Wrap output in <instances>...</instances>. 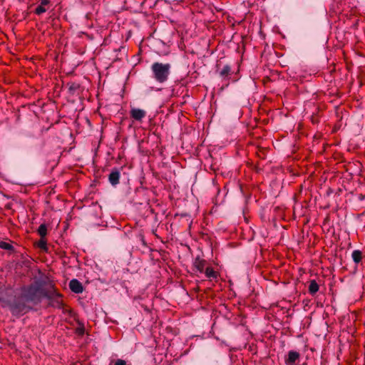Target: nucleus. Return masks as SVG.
Listing matches in <instances>:
<instances>
[{"label":"nucleus","instance_id":"15","mask_svg":"<svg viewBox=\"0 0 365 365\" xmlns=\"http://www.w3.org/2000/svg\"><path fill=\"white\" fill-rule=\"evenodd\" d=\"M204 273L208 278L215 279L217 277V272L214 271V269L210 267H206L204 271Z\"/></svg>","mask_w":365,"mask_h":365},{"label":"nucleus","instance_id":"21","mask_svg":"<svg viewBox=\"0 0 365 365\" xmlns=\"http://www.w3.org/2000/svg\"><path fill=\"white\" fill-rule=\"evenodd\" d=\"M218 363V361L217 359V358H215L213 359H210V365H215V364H217Z\"/></svg>","mask_w":365,"mask_h":365},{"label":"nucleus","instance_id":"14","mask_svg":"<svg viewBox=\"0 0 365 365\" xmlns=\"http://www.w3.org/2000/svg\"><path fill=\"white\" fill-rule=\"evenodd\" d=\"M0 248L11 252L14 251V247L12 245V244L6 241H0Z\"/></svg>","mask_w":365,"mask_h":365},{"label":"nucleus","instance_id":"2","mask_svg":"<svg viewBox=\"0 0 365 365\" xmlns=\"http://www.w3.org/2000/svg\"><path fill=\"white\" fill-rule=\"evenodd\" d=\"M151 77L159 83H165L171 73V65L170 63H163L154 62L150 66Z\"/></svg>","mask_w":365,"mask_h":365},{"label":"nucleus","instance_id":"13","mask_svg":"<svg viewBox=\"0 0 365 365\" xmlns=\"http://www.w3.org/2000/svg\"><path fill=\"white\" fill-rule=\"evenodd\" d=\"M319 291V285L317 282L313 279L310 281L309 286V292L311 294L314 295Z\"/></svg>","mask_w":365,"mask_h":365},{"label":"nucleus","instance_id":"22","mask_svg":"<svg viewBox=\"0 0 365 365\" xmlns=\"http://www.w3.org/2000/svg\"><path fill=\"white\" fill-rule=\"evenodd\" d=\"M100 0H93V5H92V7H93V10H95V6H96V4H97V1H99Z\"/></svg>","mask_w":365,"mask_h":365},{"label":"nucleus","instance_id":"18","mask_svg":"<svg viewBox=\"0 0 365 365\" xmlns=\"http://www.w3.org/2000/svg\"><path fill=\"white\" fill-rule=\"evenodd\" d=\"M37 246L43 250H47V242L45 238L41 237L40 240L37 242Z\"/></svg>","mask_w":365,"mask_h":365},{"label":"nucleus","instance_id":"1","mask_svg":"<svg viewBox=\"0 0 365 365\" xmlns=\"http://www.w3.org/2000/svg\"><path fill=\"white\" fill-rule=\"evenodd\" d=\"M45 282L35 281L21 287L19 294L15 297L11 306V312L14 316L24 315L40 304L45 297Z\"/></svg>","mask_w":365,"mask_h":365},{"label":"nucleus","instance_id":"12","mask_svg":"<svg viewBox=\"0 0 365 365\" xmlns=\"http://www.w3.org/2000/svg\"><path fill=\"white\" fill-rule=\"evenodd\" d=\"M351 257L353 261L355 263H359L361 262L362 258V252L359 250H355L351 253Z\"/></svg>","mask_w":365,"mask_h":365},{"label":"nucleus","instance_id":"10","mask_svg":"<svg viewBox=\"0 0 365 365\" xmlns=\"http://www.w3.org/2000/svg\"><path fill=\"white\" fill-rule=\"evenodd\" d=\"M69 288L71 290L76 294L81 293L83 292L82 284L76 279H73L69 282Z\"/></svg>","mask_w":365,"mask_h":365},{"label":"nucleus","instance_id":"25","mask_svg":"<svg viewBox=\"0 0 365 365\" xmlns=\"http://www.w3.org/2000/svg\"><path fill=\"white\" fill-rule=\"evenodd\" d=\"M97 181L96 180H93V184L92 186L94 187L96 185Z\"/></svg>","mask_w":365,"mask_h":365},{"label":"nucleus","instance_id":"17","mask_svg":"<svg viewBox=\"0 0 365 365\" xmlns=\"http://www.w3.org/2000/svg\"><path fill=\"white\" fill-rule=\"evenodd\" d=\"M38 233L41 238H45L47 235V227L45 224H41L38 229Z\"/></svg>","mask_w":365,"mask_h":365},{"label":"nucleus","instance_id":"20","mask_svg":"<svg viewBox=\"0 0 365 365\" xmlns=\"http://www.w3.org/2000/svg\"><path fill=\"white\" fill-rule=\"evenodd\" d=\"M67 86H69L70 91H75L77 88V86L75 83H68Z\"/></svg>","mask_w":365,"mask_h":365},{"label":"nucleus","instance_id":"11","mask_svg":"<svg viewBox=\"0 0 365 365\" xmlns=\"http://www.w3.org/2000/svg\"><path fill=\"white\" fill-rule=\"evenodd\" d=\"M146 115L145 110L139 108H133L130 110V115L136 120H141Z\"/></svg>","mask_w":365,"mask_h":365},{"label":"nucleus","instance_id":"8","mask_svg":"<svg viewBox=\"0 0 365 365\" xmlns=\"http://www.w3.org/2000/svg\"><path fill=\"white\" fill-rule=\"evenodd\" d=\"M120 171L115 168L108 175V181L113 186H116L119 183L120 180Z\"/></svg>","mask_w":365,"mask_h":365},{"label":"nucleus","instance_id":"5","mask_svg":"<svg viewBox=\"0 0 365 365\" xmlns=\"http://www.w3.org/2000/svg\"><path fill=\"white\" fill-rule=\"evenodd\" d=\"M93 272L96 273L97 276H94L93 274V281L94 279H98L101 282H106L107 281V269L106 266H105L103 263L98 264L96 263L95 270L93 269Z\"/></svg>","mask_w":365,"mask_h":365},{"label":"nucleus","instance_id":"4","mask_svg":"<svg viewBox=\"0 0 365 365\" xmlns=\"http://www.w3.org/2000/svg\"><path fill=\"white\" fill-rule=\"evenodd\" d=\"M12 296V291L11 289L6 287L0 288V304L3 307H9L11 310V306L13 304V302L10 301V298Z\"/></svg>","mask_w":365,"mask_h":365},{"label":"nucleus","instance_id":"23","mask_svg":"<svg viewBox=\"0 0 365 365\" xmlns=\"http://www.w3.org/2000/svg\"><path fill=\"white\" fill-rule=\"evenodd\" d=\"M83 332H84L83 329H79V328L78 329V333L79 334H83Z\"/></svg>","mask_w":365,"mask_h":365},{"label":"nucleus","instance_id":"16","mask_svg":"<svg viewBox=\"0 0 365 365\" xmlns=\"http://www.w3.org/2000/svg\"><path fill=\"white\" fill-rule=\"evenodd\" d=\"M231 72V67L229 65H225L223 68L220 71L219 75L222 78L227 77Z\"/></svg>","mask_w":365,"mask_h":365},{"label":"nucleus","instance_id":"7","mask_svg":"<svg viewBox=\"0 0 365 365\" xmlns=\"http://www.w3.org/2000/svg\"><path fill=\"white\" fill-rule=\"evenodd\" d=\"M39 3L34 11V13L38 16L45 13L49 9L51 1L49 0H39Z\"/></svg>","mask_w":365,"mask_h":365},{"label":"nucleus","instance_id":"24","mask_svg":"<svg viewBox=\"0 0 365 365\" xmlns=\"http://www.w3.org/2000/svg\"><path fill=\"white\" fill-rule=\"evenodd\" d=\"M92 205H93V208L96 207H98L99 208H101V206L98 205L97 202L96 203L93 202Z\"/></svg>","mask_w":365,"mask_h":365},{"label":"nucleus","instance_id":"3","mask_svg":"<svg viewBox=\"0 0 365 365\" xmlns=\"http://www.w3.org/2000/svg\"><path fill=\"white\" fill-rule=\"evenodd\" d=\"M49 301V305L58 309L63 307V295L57 290L55 284L50 282L46 291L45 297Z\"/></svg>","mask_w":365,"mask_h":365},{"label":"nucleus","instance_id":"26","mask_svg":"<svg viewBox=\"0 0 365 365\" xmlns=\"http://www.w3.org/2000/svg\"><path fill=\"white\" fill-rule=\"evenodd\" d=\"M364 197H365V196L361 195L359 198H360L361 200H363V199H364Z\"/></svg>","mask_w":365,"mask_h":365},{"label":"nucleus","instance_id":"9","mask_svg":"<svg viewBox=\"0 0 365 365\" xmlns=\"http://www.w3.org/2000/svg\"><path fill=\"white\" fill-rule=\"evenodd\" d=\"M206 264L207 262L205 259H202L199 257H196L193 262L195 271L199 272L200 273H204Z\"/></svg>","mask_w":365,"mask_h":365},{"label":"nucleus","instance_id":"19","mask_svg":"<svg viewBox=\"0 0 365 365\" xmlns=\"http://www.w3.org/2000/svg\"><path fill=\"white\" fill-rule=\"evenodd\" d=\"M114 365H127L125 361L123 359H117Z\"/></svg>","mask_w":365,"mask_h":365},{"label":"nucleus","instance_id":"6","mask_svg":"<svg viewBox=\"0 0 365 365\" xmlns=\"http://www.w3.org/2000/svg\"><path fill=\"white\" fill-rule=\"evenodd\" d=\"M299 352L293 350L289 351L285 358L286 365H296L299 359Z\"/></svg>","mask_w":365,"mask_h":365}]
</instances>
